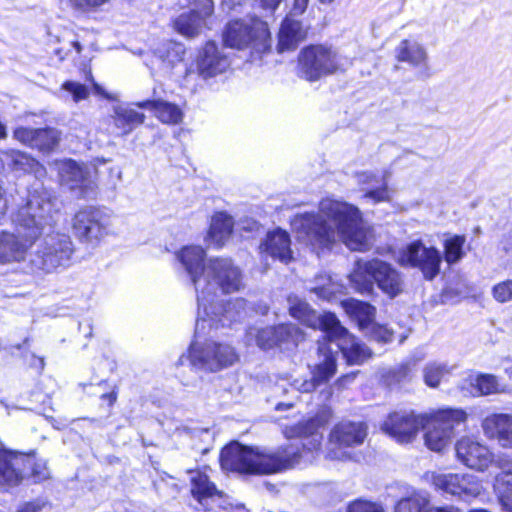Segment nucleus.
<instances>
[{
    "label": "nucleus",
    "mask_w": 512,
    "mask_h": 512,
    "mask_svg": "<svg viewBox=\"0 0 512 512\" xmlns=\"http://www.w3.org/2000/svg\"><path fill=\"white\" fill-rule=\"evenodd\" d=\"M265 9L274 11L283 0H259Z\"/></svg>",
    "instance_id": "680f3d73"
},
{
    "label": "nucleus",
    "mask_w": 512,
    "mask_h": 512,
    "mask_svg": "<svg viewBox=\"0 0 512 512\" xmlns=\"http://www.w3.org/2000/svg\"><path fill=\"white\" fill-rule=\"evenodd\" d=\"M74 244L68 234L53 232L45 235L37 249L30 254L29 265L32 271L51 273L71 264Z\"/></svg>",
    "instance_id": "0eeeda50"
},
{
    "label": "nucleus",
    "mask_w": 512,
    "mask_h": 512,
    "mask_svg": "<svg viewBox=\"0 0 512 512\" xmlns=\"http://www.w3.org/2000/svg\"><path fill=\"white\" fill-rule=\"evenodd\" d=\"M12 165L15 170L25 173L42 175L44 172V168L34 158L22 152L12 154Z\"/></svg>",
    "instance_id": "c03bdc74"
},
{
    "label": "nucleus",
    "mask_w": 512,
    "mask_h": 512,
    "mask_svg": "<svg viewBox=\"0 0 512 512\" xmlns=\"http://www.w3.org/2000/svg\"><path fill=\"white\" fill-rule=\"evenodd\" d=\"M438 490L459 500L471 501L482 495L480 482H435Z\"/></svg>",
    "instance_id": "c756f323"
},
{
    "label": "nucleus",
    "mask_w": 512,
    "mask_h": 512,
    "mask_svg": "<svg viewBox=\"0 0 512 512\" xmlns=\"http://www.w3.org/2000/svg\"><path fill=\"white\" fill-rule=\"evenodd\" d=\"M61 180L70 189H84L90 185L87 171L75 161L65 162L60 168Z\"/></svg>",
    "instance_id": "2f4dec72"
},
{
    "label": "nucleus",
    "mask_w": 512,
    "mask_h": 512,
    "mask_svg": "<svg viewBox=\"0 0 512 512\" xmlns=\"http://www.w3.org/2000/svg\"><path fill=\"white\" fill-rule=\"evenodd\" d=\"M191 494L197 502L195 505L197 511L212 512L218 508L227 512H248L244 504L234 502L227 495L218 491L213 482H193Z\"/></svg>",
    "instance_id": "dca6fc26"
},
{
    "label": "nucleus",
    "mask_w": 512,
    "mask_h": 512,
    "mask_svg": "<svg viewBox=\"0 0 512 512\" xmlns=\"http://www.w3.org/2000/svg\"><path fill=\"white\" fill-rule=\"evenodd\" d=\"M364 333L377 342L388 343L393 339L392 330L375 322H372L370 327L366 329Z\"/></svg>",
    "instance_id": "09e8293b"
},
{
    "label": "nucleus",
    "mask_w": 512,
    "mask_h": 512,
    "mask_svg": "<svg viewBox=\"0 0 512 512\" xmlns=\"http://www.w3.org/2000/svg\"><path fill=\"white\" fill-rule=\"evenodd\" d=\"M43 505L40 502H27L21 505L17 512H40Z\"/></svg>",
    "instance_id": "4d7b16f0"
},
{
    "label": "nucleus",
    "mask_w": 512,
    "mask_h": 512,
    "mask_svg": "<svg viewBox=\"0 0 512 512\" xmlns=\"http://www.w3.org/2000/svg\"><path fill=\"white\" fill-rule=\"evenodd\" d=\"M493 488L499 493V500L503 508L512 512V482H496Z\"/></svg>",
    "instance_id": "8fccbe9b"
},
{
    "label": "nucleus",
    "mask_w": 512,
    "mask_h": 512,
    "mask_svg": "<svg viewBox=\"0 0 512 512\" xmlns=\"http://www.w3.org/2000/svg\"><path fill=\"white\" fill-rule=\"evenodd\" d=\"M29 455L7 449L0 443V480H24Z\"/></svg>",
    "instance_id": "5701e85b"
},
{
    "label": "nucleus",
    "mask_w": 512,
    "mask_h": 512,
    "mask_svg": "<svg viewBox=\"0 0 512 512\" xmlns=\"http://www.w3.org/2000/svg\"><path fill=\"white\" fill-rule=\"evenodd\" d=\"M72 46L76 50L77 54H80L82 52V45L78 41H73Z\"/></svg>",
    "instance_id": "774afa93"
},
{
    "label": "nucleus",
    "mask_w": 512,
    "mask_h": 512,
    "mask_svg": "<svg viewBox=\"0 0 512 512\" xmlns=\"http://www.w3.org/2000/svg\"><path fill=\"white\" fill-rule=\"evenodd\" d=\"M501 475L503 477H512V460L503 459L499 464Z\"/></svg>",
    "instance_id": "13d9d810"
},
{
    "label": "nucleus",
    "mask_w": 512,
    "mask_h": 512,
    "mask_svg": "<svg viewBox=\"0 0 512 512\" xmlns=\"http://www.w3.org/2000/svg\"><path fill=\"white\" fill-rule=\"evenodd\" d=\"M397 261L403 267L418 268L426 280H433L440 272L442 256L437 248L415 240L399 251Z\"/></svg>",
    "instance_id": "4468645a"
},
{
    "label": "nucleus",
    "mask_w": 512,
    "mask_h": 512,
    "mask_svg": "<svg viewBox=\"0 0 512 512\" xmlns=\"http://www.w3.org/2000/svg\"><path fill=\"white\" fill-rule=\"evenodd\" d=\"M234 222L231 216L226 213H216L211 220L209 237L218 246H222L230 237Z\"/></svg>",
    "instance_id": "473e14b6"
},
{
    "label": "nucleus",
    "mask_w": 512,
    "mask_h": 512,
    "mask_svg": "<svg viewBox=\"0 0 512 512\" xmlns=\"http://www.w3.org/2000/svg\"><path fill=\"white\" fill-rule=\"evenodd\" d=\"M466 420L467 413L461 408L445 407L423 414L420 428L425 445L434 452L444 451L455 437V428Z\"/></svg>",
    "instance_id": "423d86ee"
},
{
    "label": "nucleus",
    "mask_w": 512,
    "mask_h": 512,
    "mask_svg": "<svg viewBox=\"0 0 512 512\" xmlns=\"http://www.w3.org/2000/svg\"><path fill=\"white\" fill-rule=\"evenodd\" d=\"M470 384L477 390L479 395L506 392L505 387L502 386L497 377L492 374H478L476 376H470Z\"/></svg>",
    "instance_id": "e433bc0d"
},
{
    "label": "nucleus",
    "mask_w": 512,
    "mask_h": 512,
    "mask_svg": "<svg viewBox=\"0 0 512 512\" xmlns=\"http://www.w3.org/2000/svg\"><path fill=\"white\" fill-rule=\"evenodd\" d=\"M112 215L108 211L96 207H85L72 218V232L84 244L98 245L112 233Z\"/></svg>",
    "instance_id": "9d476101"
},
{
    "label": "nucleus",
    "mask_w": 512,
    "mask_h": 512,
    "mask_svg": "<svg viewBox=\"0 0 512 512\" xmlns=\"http://www.w3.org/2000/svg\"><path fill=\"white\" fill-rule=\"evenodd\" d=\"M430 505V496L427 492L415 491L401 498L396 503L394 512H428Z\"/></svg>",
    "instance_id": "72a5a7b5"
},
{
    "label": "nucleus",
    "mask_w": 512,
    "mask_h": 512,
    "mask_svg": "<svg viewBox=\"0 0 512 512\" xmlns=\"http://www.w3.org/2000/svg\"><path fill=\"white\" fill-rule=\"evenodd\" d=\"M182 47L173 43L163 44L156 50V56L161 61L163 68L170 69L182 60Z\"/></svg>",
    "instance_id": "79ce46f5"
},
{
    "label": "nucleus",
    "mask_w": 512,
    "mask_h": 512,
    "mask_svg": "<svg viewBox=\"0 0 512 512\" xmlns=\"http://www.w3.org/2000/svg\"><path fill=\"white\" fill-rule=\"evenodd\" d=\"M29 455V461L26 462V478L33 477L38 480H48L50 472L47 463L43 459H36L34 455Z\"/></svg>",
    "instance_id": "49530a36"
},
{
    "label": "nucleus",
    "mask_w": 512,
    "mask_h": 512,
    "mask_svg": "<svg viewBox=\"0 0 512 512\" xmlns=\"http://www.w3.org/2000/svg\"><path fill=\"white\" fill-rule=\"evenodd\" d=\"M37 129L19 127L14 131V137L25 145L34 147Z\"/></svg>",
    "instance_id": "5fc2aeb1"
},
{
    "label": "nucleus",
    "mask_w": 512,
    "mask_h": 512,
    "mask_svg": "<svg viewBox=\"0 0 512 512\" xmlns=\"http://www.w3.org/2000/svg\"><path fill=\"white\" fill-rule=\"evenodd\" d=\"M428 512H460V510L454 506H433L430 505Z\"/></svg>",
    "instance_id": "052dcab7"
},
{
    "label": "nucleus",
    "mask_w": 512,
    "mask_h": 512,
    "mask_svg": "<svg viewBox=\"0 0 512 512\" xmlns=\"http://www.w3.org/2000/svg\"><path fill=\"white\" fill-rule=\"evenodd\" d=\"M60 132L54 128L37 129L34 147L41 151H49L57 146Z\"/></svg>",
    "instance_id": "37998d69"
},
{
    "label": "nucleus",
    "mask_w": 512,
    "mask_h": 512,
    "mask_svg": "<svg viewBox=\"0 0 512 512\" xmlns=\"http://www.w3.org/2000/svg\"><path fill=\"white\" fill-rule=\"evenodd\" d=\"M346 512H387V510L381 501L357 498L347 505Z\"/></svg>",
    "instance_id": "a18cd8bd"
},
{
    "label": "nucleus",
    "mask_w": 512,
    "mask_h": 512,
    "mask_svg": "<svg viewBox=\"0 0 512 512\" xmlns=\"http://www.w3.org/2000/svg\"><path fill=\"white\" fill-rule=\"evenodd\" d=\"M305 31L301 23L293 18L286 17L279 30L278 50L295 49L297 45L304 39Z\"/></svg>",
    "instance_id": "cd10ccee"
},
{
    "label": "nucleus",
    "mask_w": 512,
    "mask_h": 512,
    "mask_svg": "<svg viewBox=\"0 0 512 512\" xmlns=\"http://www.w3.org/2000/svg\"><path fill=\"white\" fill-rule=\"evenodd\" d=\"M135 105L139 108L148 109L154 112L155 117L162 123L176 125L183 119L182 110L173 103L163 100H147L136 102Z\"/></svg>",
    "instance_id": "bb28decb"
},
{
    "label": "nucleus",
    "mask_w": 512,
    "mask_h": 512,
    "mask_svg": "<svg viewBox=\"0 0 512 512\" xmlns=\"http://www.w3.org/2000/svg\"><path fill=\"white\" fill-rule=\"evenodd\" d=\"M304 340V333L294 324L277 326V346L282 350H291Z\"/></svg>",
    "instance_id": "c9c22d12"
},
{
    "label": "nucleus",
    "mask_w": 512,
    "mask_h": 512,
    "mask_svg": "<svg viewBox=\"0 0 512 512\" xmlns=\"http://www.w3.org/2000/svg\"><path fill=\"white\" fill-rule=\"evenodd\" d=\"M223 40L231 48L263 53L270 47V32L267 23L258 18L238 19L226 25Z\"/></svg>",
    "instance_id": "1a4fd4ad"
},
{
    "label": "nucleus",
    "mask_w": 512,
    "mask_h": 512,
    "mask_svg": "<svg viewBox=\"0 0 512 512\" xmlns=\"http://www.w3.org/2000/svg\"><path fill=\"white\" fill-rule=\"evenodd\" d=\"M145 120L143 113L128 107H116L114 109L113 121L115 127L119 130V135L131 133L135 127L141 125Z\"/></svg>",
    "instance_id": "7c9ffc66"
},
{
    "label": "nucleus",
    "mask_w": 512,
    "mask_h": 512,
    "mask_svg": "<svg viewBox=\"0 0 512 512\" xmlns=\"http://www.w3.org/2000/svg\"><path fill=\"white\" fill-rule=\"evenodd\" d=\"M62 89L69 92L75 102L85 100L89 96L88 88L79 82L66 81L62 84Z\"/></svg>",
    "instance_id": "3c124183"
},
{
    "label": "nucleus",
    "mask_w": 512,
    "mask_h": 512,
    "mask_svg": "<svg viewBox=\"0 0 512 512\" xmlns=\"http://www.w3.org/2000/svg\"><path fill=\"white\" fill-rule=\"evenodd\" d=\"M308 2L309 0H294L292 8L293 14H302L306 10Z\"/></svg>",
    "instance_id": "bf43d9fd"
},
{
    "label": "nucleus",
    "mask_w": 512,
    "mask_h": 512,
    "mask_svg": "<svg viewBox=\"0 0 512 512\" xmlns=\"http://www.w3.org/2000/svg\"><path fill=\"white\" fill-rule=\"evenodd\" d=\"M424 357V354H420L418 357H414L413 359L399 365L396 369H394L392 374L395 381L400 383L406 380H410L415 371L417 363L422 361Z\"/></svg>",
    "instance_id": "de8ad7c7"
},
{
    "label": "nucleus",
    "mask_w": 512,
    "mask_h": 512,
    "mask_svg": "<svg viewBox=\"0 0 512 512\" xmlns=\"http://www.w3.org/2000/svg\"><path fill=\"white\" fill-rule=\"evenodd\" d=\"M450 372L451 369L446 363L429 362L423 369L424 383L431 388H437Z\"/></svg>",
    "instance_id": "58836bf2"
},
{
    "label": "nucleus",
    "mask_w": 512,
    "mask_h": 512,
    "mask_svg": "<svg viewBox=\"0 0 512 512\" xmlns=\"http://www.w3.org/2000/svg\"><path fill=\"white\" fill-rule=\"evenodd\" d=\"M345 312L355 321L361 331H365L374 322L375 308L369 303L356 299H347L342 302Z\"/></svg>",
    "instance_id": "c85d7f7f"
},
{
    "label": "nucleus",
    "mask_w": 512,
    "mask_h": 512,
    "mask_svg": "<svg viewBox=\"0 0 512 512\" xmlns=\"http://www.w3.org/2000/svg\"><path fill=\"white\" fill-rule=\"evenodd\" d=\"M72 8L81 12H96L110 0H68Z\"/></svg>",
    "instance_id": "603ef678"
},
{
    "label": "nucleus",
    "mask_w": 512,
    "mask_h": 512,
    "mask_svg": "<svg viewBox=\"0 0 512 512\" xmlns=\"http://www.w3.org/2000/svg\"><path fill=\"white\" fill-rule=\"evenodd\" d=\"M291 227L299 241L314 249L330 248L338 240L353 251H366L372 244L358 207L333 198L322 199L318 213L295 215Z\"/></svg>",
    "instance_id": "f03ea898"
},
{
    "label": "nucleus",
    "mask_w": 512,
    "mask_h": 512,
    "mask_svg": "<svg viewBox=\"0 0 512 512\" xmlns=\"http://www.w3.org/2000/svg\"><path fill=\"white\" fill-rule=\"evenodd\" d=\"M457 458L467 467L483 471L492 462V453L473 437H462L455 445Z\"/></svg>",
    "instance_id": "6ab92c4d"
},
{
    "label": "nucleus",
    "mask_w": 512,
    "mask_h": 512,
    "mask_svg": "<svg viewBox=\"0 0 512 512\" xmlns=\"http://www.w3.org/2000/svg\"><path fill=\"white\" fill-rule=\"evenodd\" d=\"M368 427L361 421L342 420L334 425L329 433V450L326 458L348 460L351 454L345 448L362 445L367 437Z\"/></svg>",
    "instance_id": "ddd939ff"
},
{
    "label": "nucleus",
    "mask_w": 512,
    "mask_h": 512,
    "mask_svg": "<svg viewBox=\"0 0 512 512\" xmlns=\"http://www.w3.org/2000/svg\"><path fill=\"white\" fill-rule=\"evenodd\" d=\"M188 359L195 369L214 373L232 366L238 361V355L231 345L209 341L193 343Z\"/></svg>",
    "instance_id": "9b49d317"
},
{
    "label": "nucleus",
    "mask_w": 512,
    "mask_h": 512,
    "mask_svg": "<svg viewBox=\"0 0 512 512\" xmlns=\"http://www.w3.org/2000/svg\"><path fill=\"white\" fill-rule=\"evenodd\" d=\"M54 206L51 194L44 188H36L29 193L26 203L12 215L17 232L0 233L1 264L25 259L36 239L52 225Z\"/></svg>",
    "instance_id": "20e7f679"
},
{
    "label": "nucleus",
    "mask_w": 512,
    "mask_h": 512,
    "mask_svg": "<svg viewBox=\"0 0 512 512\" xmlns=\"http://www.w3.org/2000/svg\"><path fill=\"white\" fill-rule=\"evenodd\" d=\"M352 287L361 294H371L374 283L378 288L394 298L403 291V278L392 265L379 259L358 260L350 274Z\"/></svg>",
    "instance_id": "39448f33"
},
{
    "label": "nucleus",
    "mask_w": 512,
    "mask_h": 512,
    "mask_svg": "<svg viewBox=\"0 0 512 512\" xmlns=\"http://www.w3.org/2000/svg\"><path fill=\"white\" fill-rule=\"evenodd\" d=\"M32 360L33 362L30 365L41 372L45 366L44 359L33 355Z\"/></svg>",
    "instance_id": "e2e57ef3"
},
{
    "label": "nucleus",
    "mask_w": 512,
    "mask_h": 512,
    "mask_svg": "<svg viewBox=\"0 0 512 512\" xmlns=\"http://www.w3.org/2000/svg\"><path fill=\"white\" fill-rule=\"evenodd\" d=\"M465 242V236L459 235H454L444 241V258L448 264H456L464 257Z\"/></svg>",
    "instance_id": "ea45409f"
},
{
    "label": "nucleus",
    "mask_w": 512,
    "mask_h": 512,
    "mask_svg": "<svg viewBox=\"0 0 512 512\" xmlns=\"http://www.w3.org/2000/svg\"><path fill=\"white\" fill-rule=\"evenodd\" d=\"M349 65V59L339 55L332 47L324 45L305 47L298 56L299 75L308 81H317L344 70Z\"/></svg>",
    "instance_id": "6e6552de"
},
{
    "label": "nucleus",
    "mask_w": 512,
    "mask_h": 512,
    "mask_svg": "<svg viewBox=\"0 0 512 512\" xmlns=\"http://www.w3.org/2000/svg\"><path fill=\"white\" fill-rule=\"evenodd\" d=\"M259 252L263 258L271 257L282 263H289L293 259L289 233L280 228L268 232L259 245Z\"/></svg>",
    "instance_id": "412c9836"
},
{
    "label": "nucleus",
    "mask_w": 512,
    "mask_h": 512,
    "mask_svg": "<svg viewBox=\"0 0 512 512\" xmlns=\"http://www.w3.org/2000/svg\"><path fill=\"white\" fill-rule=\"evenodd\" d=\"M423 414L413 412L391 413L382 425L385 433L393 437L397 442L409 443L417 436L422 422Z\"/></svg>",
    "instance_id": "f3484780"
},
{
    "label": "nucleus",
    "mask_w": 512,
    "mask_h": 512,
    "mask_svg": "<svg viewBox=\"0 0 512 512\" xmlns=\"http://www.w3.org/2000/svg\"><path fill=\"white\" fill-rule=\"evenodd\" d=\"M205 250L200 246H185L176 253L197 295L199 311L207 312V302L218 298V293H233L242 287V274L229 258L205 260ZM201 313L199 312V316Z\"/></svg>",
    "instance_id": "7ed1b4c3"
},
{
    "label": "nucleus",
    "mask_w": 512,
    "mask_h": 512,
    "mask_svg": "<svg viewBox=\"0 0 512 512\" xmlns=\"http://www.w3.org/2000/svg\"><path fill=\"white\" fill-rule=\"evenodd\" d=\"M230 66L228 57L214 42H207L197 58V70L204 79L225 72Z\"/></svg>",
    "instance_id": "4be33fe9"
},
{
    "label": "nucleus",
    "mask_w": 512,
    "mask_h": 512,
    "mask_svg": "<svg viewBox=\"0 0 512 512\" xmlns=\"http://www.w3.org/2000/svg\"><path fill=\"white\" fill-rule=\"evenodd\" d=\"M192 475L190 477V480L192 481H195V480H209V475L206 474V472H199V471H191L190 472Z\"/></svg>",
    "instance_id": "0e129e2a"
},
{
    "label": "nucleus",
    "mask_w": 512,
    "mask_h": 512,
    "mask_svg": "<svg viewBox=\"0 0 512 512\" xmlns=\"http://www.w3.org/2000/svg\"><path fill=\"white\" fill-rule=\"evenodd\" d=\"M311 283L312 285H307V289L323 300H330L339 290L338 285L326 273L316 276Z\"/></svg>",
    "instance_id": "4c0bfd02"
},
{
    "label": "nucleus",
    "mask_w": 512,
    "mask_h": 512,
    "mask_svg": "<svg viewBox=\"0 0 512 512\" xmlns=\"http://www.w3.org/2000/svg\"><path fill=\"white\" fill-rule=\"evenodd\" d=\"M324 325L328 328L326 333L329 343H322L330 347L336 356L341 351L343 357L349 364H361L370 357V350L357 341L346 328H344L335 314H328L323 319Z\"/></svg>",
    "instance_id": "f8f14e48"
},
{
    "label": "nucleus",
    "mask_w": 512,
    "mask_h": 512,
    "mask_svg": "<svg viewBox=\"0 0 512 512\" xmlns=\"http://www.w3.org/2000/svg\"><path fill=\"white\" fill-rule=\"evenodd\" d=\"M494 298L501 303L512 301V280H506L493 287Z\"/></svg>",
    "instance_id": "864d4df0"
},
{
    "label": "nucleus",
    "mask_w": 512,
    "mask_h": 512,
    "mask_svg": "<svg viewBox=\"0 0 512 512\" xmlns=\"http://www.w3.org/2000/svg\"><path fill=\"white\" fill-rule=\"evenodd\" d=\"M453 475L452 474H444V473H437L435 471H427L424 476L423 480H452Z\"/></svg>",
    "instance_id": "6e6d98bb"
},
{
    "label": "nucleus",
    "mask_w": 512,
    "mask_h": 512,
    "mask_svg": "<svg viewBox=\"0 0 512 512\" xmlns=\"http://www.w3.org/2000/svg\"><path fill=\"white\" fill-rule=\"evenodd\" d=\"M265 487H266V489H267L270 493H272V494H276V493L279 491V490L277 489L276 484L271 483V482H266V483H265Z\"/></svg>",
    "instance_id": "69168bd1"
},
{
    "label": "nucleus",
    "mask_w": 512,
    "mask_h": 512,
    "mask_svg": "<svg viewBox=\"0 0 512 512\" xmlns=\"http://www.w3.org/2000/svg\"><path fill=\"white\" fill-rule=\"evenodd\" d=\"M102 398L108 399L110 404H113L116 401V395L114 393L103 394Z\"/></svg>",
    "instance_id": "338daca9"
},
{
    "label": "nucleus",
    "mask_w": 512,
    "mask_h": 512,
    "mask_svg": "<svg viewBox=\"0 0 512 512\" xmlns=\"http://www.w3.org/2000/svg\"><path fill=\"white\" fill-rule=\"evenodd\" d=\"M248 341L253 338L257 346L262 349H270L277 346V327H266L263 329L250 328L247 333Z\"/></svg>",
    "instance_id": "a19ab883"
},
{
    "label": "nucleus",
    "mask_w": 512,
    "mask_h": 512,
    "mask_svg": "<svg viewBox=\"0 0 512 512\" xmlns=\"http://www.w3.org/2000/svg\"><path fill=\"white\" fill-rule=\"evenodd\" d=\"M289 312L290 315L305 324L308 327L319 326L325 333L328 332V328L324 325L323 319L329 313L318 315L316 311L310 308L309 304L297 296L288 297Z\"/></svg>",
    "instance_id": "a878e982"
},
{
    "label": "nucleus",
    "mask_w": 512,
    "mask_h": 512,
    "mask_svg": "<svg viewBox=\"0 0 512 512\" xmlns=\"http://www.w3.org/2000/svg\"><path fill=\"white\" fill-rule=\"evenodd\" d=\"M388 177L389 173L387 171L383 172L381 176L372 172H361L357 174L358 183L367 185V192L363 197L374 204L389 201L391 195L387 187Z\"/></svg>",
    "instance_id": "b1692460"
},
{
    "label": "nucleus",
    "mask_w": 512,
    "mask_h": 512,
    "mask_svg": "<svg viewBox=\"0 0 512 512\" xmlns=\"http://www.w3.org/2000/svg\"><path fill=\"white\" fill-rule=\"evenodd\" d=\"M319 357L323 359L315 366L311 379L295 380L294 385L297 390L303 393H309L316 389L320 384L327 382L336 372L335 355L330 347L319 345Z\"/></svg>",
    "instance_id": "aec40b11"
},
{
    "label": "nucleus",
    "mask_w": 512,
    "mask_h": 512,
    "mask_svg": "<svg viewBox=\"0 0 512 512\" xmlns=\"http://www.w3.org/2000/svg\"><path fill=\"white\" fill-rule=\"evenodd\" d=\"M331 416L329 408L321 409L314 417L296 427L299 443L276 450L245 446L232 441L221 450V468L240 475L269 476L293 468L302 459L312 461L313 453L319 451L322 444L320 429L329 422Z\"/></svg>",
    "instance_id": "f257e3e1"
},
{
    "label": "nucleus",
    "mask_w": 512,
    "mask_h": 512,
    "mask_svg": "<svg viewBox=\"0 0 512 512\" xmlns=\"http://www.w3.org/2000/svg\"><path fill=\"white\" fill-rule=\"evenodd\" d=\"M483 428L502 447L512 448V414H493L484 420Z\"/></svg>",
    "instance_id": "393cba45"
},
{
    "label": "nucleus",
    "mask_w": 512,
    "mask_h": 512,
    "mask_svg": "<svg viewBox=\"0 0 512 512\" xmlns=\"http://www.w3.org/2000/svg\"><path fill=\"white\" fill-rule=\"evenodd\" d=\"M212 0H194L190 11L182 13L174 22L176 30L185 37L197 36L206 25V19L213 14Z\"/></svg>",
    "instance_id": "a211bd4d"
},
{
    "label": "nucleus",
    "mask_w": 512,
    "mask_h": 512,
    "mask_svg": "<svg viewBox=\"0 0 512 512\" xmlns=\"http://www.w3.org/2000/svg\"><path fill=\"white\" fill-rule=\"evenodd\" d=\"M396 57L399 61L418 66L425 62L427 55L425 49L419 43L403 40L396 48Z\"/></svg>",
    "instance_id": "f704fd0d"
},
{
    "label": "nucleus",
    "mask_w": 512,
    "mask_h": 512,
    "mask_svg": "<svg viewBox=\"0 0 512 512\" xmlns=\"http://www.w3.org/2000/svg\"><path fill=\"white\" fill-rule=\"evenodd\" d=\"M207 312L201 308L196 322V331L205 328L208 322L210 327L230 326L246 318L248 314L247 303L243 298H235L228 302L219 303L217 298L212 302H207Z\"/></svg>",
    "instance_id": "2eb2a0df"
}]
</instances>
